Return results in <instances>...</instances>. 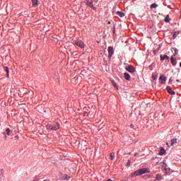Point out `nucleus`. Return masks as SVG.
<instances>
[{"mask_svg": "<svg viewBox=\"0 0 181 181\" xmlns=\"http://www.w3.org/2000/svg\"><path fill=\"white\" fill-rule=\"evenodd\" d=\"M145 173H148V169L146 168L139 169L134 171L133 173H132V177H136V176H141V175H144Z\"/></svg>", "mask_w": 181, "mask_h": 181, "instance_id": "1", "label": "nucleus"}, {"mask_svg": "<svg viewBox=\"0 0 181 181\" xmlns=\"http://www.w3.org/2000/svg\"><path fill=\"white\" fill-rule=\"evenodd\" d=\"M47 129H51L52 131H57V129H59L60 124L59 122L55 123L54 126H52V124H47L46 126Z\"/></svg>", "mask_w": 181, "mask_h": 181, "instance_id": "2", "label": "nucleus"}, {"mask_svg": "<svg viewBox=\"0 0 181 181\" xmlns=\"http://www.w3.org/2000/svg\"><path fill=\"white\" fill-rule=\"evenodd\" d=\"M76 46H78V47H80L81 49H84V42L81 41V40H78L75 42Z\"/></svg>", "mask_w": 181, "mask_h": 181, "instance_id": "3", "label": "nucleus"}, {"mask_svg": "<svg viewBox=\"0 0 181 181\" xmlns=\"http://www.w3.org/2000/svg\"><path fill=\"white\" fill-rule=\"evenodd\" d=\"M107 52L109 60H111V57H112V54H114V48L112 47H109L107 48Z\"/></svg>", "mask_w": 181, "mask_h": 181, "instance_id": "4", "label": "nucleus"}, {"mask_svg": "<svg viewBox=\"0 0 181 181\" xmlns=\"http://www.w3.org/2000/svg\"><path fill=\"white\" fill-rule=\"evenodd\" d=\"M175 144H177V139H172L170 142H167L166 145L168 146H173V145H175Z\"/></svg>", "mask_w": 181, "mask_h": 181, "instance_id": "5", "label": "nucleus"}, {"mask_svg": "<svg viewBox=\"0 0 181 181\" xmlns=\"http://www.w3.org/2000/svg\"><path fill=\"white\" fill-rule=\"evenodd\" d=\"M126 70H127V71H129V73H134L135 72V69L134 68V66H132V65H129V66H126Z\"/></svg>", "mask_w": 181, "mask_h": 181, "instance_id": "6", "label": "nucleus"}, {"mask_svg": "<svg viewBox=\"0 0 181 181\" xmlns=\"http://www.w3.org/2000/svg\"><path fill=\"white\" fill-rule=\"evenodd\" d=\"M161 84H165L166 83V76L165 75H161L159 78Z\"/></svg>", "mask_w": 181, "mask_h": 181, "instance_id": "7", "label": "nucleus"}, {"mask_svg": "<svg viewBox=\"0 0 181 181\" xmlns=\"http://www.w3.org/2000/svg\"><path fill=\"white\" fill-rule=\"evenodd\" d=\"M166 90L168 93H169V94H171L172 95H175V94H176L175 91L172 90V87L170 86H167Z\"/></svg>", "mask_w": 181, "mask_h": 181, "instance_id": "8", "label": "nucleus"}, {"mask_svg": "<svg viewBox=\"0 0 181 181\" xmlns=\"http://www.w3.org/2000/svg\"><path fill=\"white\" fill-rule=\"evenodd\" d=\"M32 1V4L33 6H35L36 8V6H39V1L38 0H31Z\"/></svg>", "mask_w": 181, "mask_h": 181, "instance_id": "9", "label": "nucleus"}, {"mask_svg": "<svg viewBox=\"0 0 181 181\" xmlns=\"http://www.w3.org/2000/svg\"><path fill=\"white\" fill-rule=\"evenodd\" d=\"M170 62H171L173 66H176L177 64V62L176 61V59H175L173 58V57H171Z\"/></svg>", "mask_w": 181, "mask_h": 181, "instance_id": "10", "label": "nucleus"}, {"mask_svg": "<svg viewBox=\"0 0 181 181\" xmlns=\"http://www.w3.org/2000/svg\"><path fill=\"white\" fill-rule=\"evenodd\" d=\"M160 60L163 61V60H169V57L168 55H160Z\"/></svg>", "mask_w": 181, "mask_h": 181, "instance_id": "11", "label": "nucleus"}, {"mask_svg": "<svg viewBox=\"0 0 181 181\" xmlns=\"http://www.w3.org/2000/svg\"><path fill=\"white\" fill-rule=\"evenodd\" d=\"M88 5L90 6V8H91L94 11L97 9V7H94V5L93 4V1L89 2Z\"/></svg>", "mask_w": 181, "mask_h": 181, "instance_id": "12", "label": "nucleus"}, {"mask_svg": "<svg viewBox=\"0 0 181 181\" xmlns=\"http://www.w3.org/2000/svg\"><path fill=\"white\" fill-rule=\"evenodd\" d=\"M117 15H118V16H120V18H124L125 16V13L122 11H117Z\"/></svg>", "mask_w": 181, "mask_h": 181, "instance_id": "13", "label": "nucleus"}, {"mask_svg": "<svg viewBox=\"0 0 181 181\" xmlns=\"http://www.w3.org/2000/svg\"><path fill=\"white\" fill-rule=\"evenodd\" d=\"M62 179L63 180H69V179H70V176L65 174V175L62 176Z\"/></svg>", "mask_w": 181, "mask_h": 181, "instance_id": "14", "label": "nucleus"}, {"mask_svg": "<svg viewBox=\"0 0 181 181\" xmlns=\"http://www.w3.org/2000/svg\"><path fill=\"white\" fill-rule=\"evenodd\" d=\"M124 78L126 80H130L131 79V76L129 75V74L125 72L124 73Z\"/></svg>", "mask_w": 181, "mask_h": 181, "instance_id": "15", "label": "nucleus"}, {"mask_svg": "<svg viewBox=\"0 0 181 181\" xmlns=\"http://www.w3.org/2000/svg\"><path fill=\"white\" fill-rule=\"evenodd\" d=\"M164 21L166 22V23H169V22H170V18L169 17V15H167V16L164 19Z\"/></svg>", "mask_w": 181, "mask_h": 181, "instance_id": "16", "label": "nucleus"}, {"mask_svg": "<svg viewBox=\"0 0 181 181\" xmlns=\"http://www.w3.org/2000/svg\"><path fill=\"white\" fill-rule=\"evenodd\" d=\"M156 179L157 180H162V179H163L162 175H161L160 174H157V175H156Z\"/></svg>", "mask_w": 181, "mask_h": 181, "instance_id": "17", "label": "nucleus"}, {"mask_svg": "<svg viewBox=\"0 0 181 181\" xmlns=\"http://www.w3.org/2000/svg\"><path fill=\"white\" fill-rule=\"evenodd\" d=\"M4 70L7 73V77H9V68L8 66H4Z\"/></svg>", "mask_w": 181, "mask_h": 181, "instance_id": "18", "label": "nucleus"}, {"mask_svg": "<svg viewBox=\"0 0 181 181\" xmlns=\"http://www.w3.org/2000/svg\"><path fill=\"white\" fill-rule=\"evenodd\" d=\"M179 33H180V31H176V32H175L174 34H173V38H174V39H176V37H177V35H179Z\"/></svg>", "mask_w": 181, "mask_h": 181, "instance_id": "19", "label": "nucleus"}, {"mask_svg": "<svg viewBox=\"0 0 181 181\" xmlns=\"http://www.w3.org/2000/svg\"><path fill=\"white\" fill-rule=\"evenodd\" d=\"M6 133H7V135H11V134H12V130H11V129H9V128H7L6 129Z\"/></svg>", "mask_w": 181, "mask_h": 181, "instance_id": "20", "label": "nucleus"}, {"mask_svg": "<svg viewBox=\"0 0 181 181\" xmlns=\"http://www.w3.org/2000/svg\"><path fill=\"white\" fill-rule=\"evenodd\" d=\"M151 8H158V4L153 3L151 5Z\"/></svg>", "mask_w": 181, "mask_h": 181, "instance_id": "21", "label": "nucleus"}, {"mask_svg": "<svg viewBox=\"0 0 181 181\" xmlns=\"http://www.w3.org/2000/svg\"><path fill=\"white\" fill-rule=\"evenodd\" d=\"M152 78L153 80H156V78H158V75H156V74H153Z\"/></svg>", "mask_w": 181, "mask_h": 181, "instance_id": "22", "label": "nucleus"}, {"mask_svg": "<svg viewBox=\"0 0 181 181\" xmlns=\"http://www.w3.org/2000/svg\"><path fill=\"white\" fill-rule=\"evenodd\" d=\"M115 156V154L114 153H110V159H111V160H114Z\"/></svg>", "mask_w": 181, "mask_h": 181, "instance_id": "23", "label": "nucleus"}, {"mask_svg": "<svg viewBox=\"0 0 181 181\" xmlns=\"http://www.w3.org/2000/svg\"><path fill=\"white\" fill-rule=\"evenodd\" d=\"M165 173H167V175H169V173H170L172 170H170V169L168 170V168H165Z\"/></svg>", "mask_w": 181, "mask_h": 181, "instance_id": "24", "label": "nucleus"}, {"mask_svg": "<svg viewBox=\"0 0 181 181\" xmlns=\"http://www.w3.org/2000/svg\"><path fill=\"white\" fill-rule=\"evenodd\" d=\"M165 153V149L161 148L159 155H163Z\"/></svg>", "mask_w": 181, "mask_h": 181, "instance_id": "25", "label": "nucleus"}, {"mask_svg": "<svg viewBox=\"0 0 181 181\" xmlns=\"http://www.w3.org/2000/svg\"><path fill=\"white\" fill-rule=\"evenodd\" d=\"M175 80V77L171 76L169 79V83H172V81H173Z\"/></svg>", "mask_w": 181, "mask_h": 181, "instance_id": "26", "label": "nucleus"}, {"mask_svg": "<svg viewBox=\"0 0 181 181\" xmlns=\"http://www.w3.org/2000/svg\"><path fill=\"white\" fill-rule=\"evenodd\" d=\"M112 85L114 86V87H115V88H118V86H117V83H116L115 81H112Z\"/></svg>", "mask_w": 181, "mask_h": 181, "instance_id": "27", "label": "nucleus"}, {"mask_svg": "<svg viewBox=\"0 0 181 181\" xmlns=\"http://www.w3.org/2000/svg\"><path fill=\"white\" fill-rule=\"evenodd\" d=\"M177 54V50L175 49L174 56H176Z\"/></svg>", "mask_w": 181, "mask_h": 181, "instance_id": "28", "label": "nucleus"}, {"mask_svg": "<svg viewBox=\"0 0 181 181\" xmlns=\"http://www.w3.org/2000/svg\"><path fill=\"white\" fill-rule=\"evenodd\" d=\"M129 165H131V163L129 162V160L126 163V166H129Z\"/></svg>", "mask_w": 181, "mask_h": 181, "instance_id": "29", "label": "nucleus"}, {"mask_svg": "<svg viewBox=\"0 0 181 181\" xmlns=\"http://www.w3.org/2000/svg\"><path fill=\"white\" fill-rule=\"evenodd\" d=\"M107 24L111 25V21H108Z\"/></svg>", "mask_w": 181, "mask_h": 181, "instance_id": "30", "label": "nucleus"}, {"mask_svg": "<svg viewBox=\"0 0 181 181\" xmlns=\"http://www.w3.org/2000/svg\"><path fill=\"white\" fill-rule=\"evenodd\" d=\"M176 81H177V83H179L180 81V80L177 79Z\"/></svg>", "mask_w": 181, "mask_h": 181, "instance_id": "31", "label": "nucleus"}]
</instances>
